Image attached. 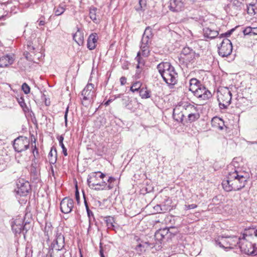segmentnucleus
<instances>
[{"label": "nucleus", "instance_id": "25", "mask_svg": "<svg viewBox=\"0 0 257 257\" xmlns=\"http://www.w3.org/2000/svg\"><path fill=\"white\" fill-rule=\"evenodd\" d=\"M96 33L91 34L88 37L87 40V48L89 50H93L95 48L96 46Z\"/></svg>", "mask_w": 257, "mask_h": 257}, {"label": "nucleus", "instance_id": "17", "mask_svg": "<svg viewBox=\"0 0 257 257\" xmlns=\"http://www.w3.org/2000/svg\"><path fill=\"white\" fill-rule=\"evenodd\" d=\"M135 60L138 62L136 66L137 70L135 77L137 79H139L141 78V73L142 72V70L145 65L144 60L141 57L140 52H139L138 53L137 56L136 57Z\"/></svg>", "mask_w": 257, "mask_h": 257}, {"label": "nucleus", "instance_id": "49", "mask_svg": "<svg viewBox=\"0 0 257 257\" xmlns=\"http://www.w3.org/2000/svg\"><path fill=\"white\" fill-rule=\"evenodd\" d=\"M18 102L22 108H24L25 107H26V104L24 101V98L22 97H21L18 99Z\"/></svg>", "mask_w": 257, "mask_h": 257}, {"label": "nucleus", "instance_id": "31", "mask_svg": "<svg viewBox=\"0 0 257 257\" xmlns=\"http://www.w3.org/2000/svg\"><path fill=\"white\" fill-rule=\"evenodd\" d=\"M82 95L83 96V99L85 100H93L94 96H95L94 91H91L86 90L85 88L82 90L81 93Z\"/></svg>", "mask_w": 257, "mask_h": 257}, {"label": "nucleus", "instance_id": "14", "mask_svg": "<svg viewBox=\"0 0 257 257\" xmlns=\"http://www.w3.org/2000/svg\"><path fill=\"white\" fill-rule=\"evenodd\" d=\"M74 206V201L72 199L68 197L64 198L60 202L61 211L65 214L71 212Z\"/></svg>", "mask_w": 257, "mask_h": 257}, {"label": "nucleus", "instance_id": "27", "mask_svg": "<svg viewBox=\"0 0 257 257\" xmlns=\"http://www.w3.org/2000/svg\"><path fill=\"white\" fill-rule=\"evenodd\" d=\"M189 90L192 92L196 90L200 87V85H202L201 82L196 78H193L189 81Z\"/></svg>", "mask_w": 257, "mask_h": 257}, {"label": "nucleus", "instance_id": "15", "mask_svg": "<svg viewBox=\"0 0 257 257\" xmlns=\"http://www.w3.org/2000/svg\"><path fill=\"white\" fill-rule=\"evenodd\" d=\"M185 7L184 0H170L168 8L173 12H179L183 11Z\"/></svg>", "mask_w": 257, "mask_h": 257}, {"label": "nucleus", "instance_id": "62", "mask_svg": "<svg viewBox=\"0 0 257 257\" xmlns=\"http://www.w3.org/2000/svg\"><path fill=\"white\" fill-rule=\"evenodd\" d=\"M58 140L59 141V145L63 144V141L64 140V137L63 136H60L58 138Z\"/></svg>", "mask_w": 257, "mask_h": 257}, {"label": "nucleus", "instance_id": "22", "mask_svg": "<svg viewBox=\"0 0 257 257\" xmlns=\"http://www.w3.org/2000/svg\"><path fill=\"white\" fill-rule=\"evenodd\" d=\"M257 229L254 228H248L245 229L241 238H247L248 240H251L253 236L255 237L256 234Z\"/></svg>", "mask_w": 257, "mask_h": 257}, {"label": "nucleus", "instance_id": "55", "mask_svg": "<svg viewBox=\"0 0 257 257\" xmlns=\"http://www.w3.org/2000/svg\"><path fill=\"white\" fill-rule=\"evenodd\" d=\"M60 146H61V148L62 149V152L64 156H67V149L65 148L64 144H60Z\"/></svg>", "mask_w": 257, "mask_h": 257}, {"label": "nucleus", "instance_id": "50", "mask_svg": "<svg viewBox=\"0 0 257 257\" xmlns=\"http://www.w3.org/2000/svg\"><path fill=\"white\" fill-rule=\"evenodd\" d=\"M94 84L92 83H88V84L86 85V86L84 88L86 89V90H88L89 91H94Z\"/></svg>", "mask_w": 257, "mask_h": 257}, {"label": "nucleus", "instance_id": "6", "mask_svg": "<svg viewBox=\"0 0 257 257\" xmlns=\"http://www.w3.org/2000/svg\"><path fill=\"white\" fill-rule=\"evenodd\" d=\"M23 218L21 217H18L14 221L12 222V229L16 234H20L23 232L25 235V233L30 228V225L29 223L26 222L24 224Z\"/></svg>", "mask_w": 257, "mask_h": 257}, {"label": "nucleus", "instance_id": "1", "mask_svg": "<svg viewBox=\"0 0 257 257\" xmlns=\"http://www.w3.org/2000/svg\"><path fill=\"white\" fill-rule=\"evenodd\" d=\"M247 181V177L245 173L235 170L234 172L228 173L226 179L223 180L222 185L227 192L237 191L245 187Z\"/></svg>", "mask_w": 257, "mask_h": 257}, {"label": "nucleus", "instance_id": "57", "mask_svg": "<svg viewBox=\"0 0 257 257\" xmlns=\"http://www.w3.org/2000/svg\"><path fill=\"white\" fill-rule=\"evenodd\" d=\"M120 82L121 85H124L126 83V78L124 76H122L120 78Z\"/></svg>", "mask_w": 257, "mask_h": 257}, {"label": "nucleus", "instance_id": "5", "mask_svg": "<svg viewBox=\"0 0 257 257\" xmlns=\"http://www.w3.org/2000/svg\"><path fill=\"white\" fill-rule=\"evenodd\" d=\"M152 37V29L149 27L146 28L142 36L140 46L141 51H140L141 55L144 57H147L149 55V46L151 43Z\"/></svg>", "mask_w": 257, "mask_h": 257}, {"label": "nucleus", "instance_id": "26", "mask_svg": "<svg viewBox=\"0 0 257 257\" xmlns=\"http://www.w3.org/2000/svg\"><path fill=\"white\" fill-rule=\"evenodd\" d=\"M244 0H230V5L236 11H241L244 7Z\"/></svg>", "mask_w": 257, "mask_h": 257}, {"label": "nucleus", "instance_id": "61", "mask_svg": "<svg viewBox=\"0 0 257 257\" xmlns=\"http://www.w3.org/2000/svg\"><path fill=\"white\" fill-rule=\"evenodd\" d=\"M87 215H88V218H89V217H92V216H94V214H93V212L90 210V209H87Z\"/></svg>", "mask_w": 257, "mask_h": 257}, {"label": "nucleus", "instance_id": "44", "mask_svg": "<svg viewBox=\"0 0 257 257\" xmlns=\"http://www.w3.org/2000/svg\"><path fill=\"white\" fill-rule=\"evenodd\" d=\"M113 218H109L106 220V224L108 228L115 230V228H113L114 224L113 223Z\"/></svg>", "mask_w": 257, "mask_h": 257}, {"label": "nucleus", "instance_id": "40", "mask_svg": "<svg viewBox=\"0 0 257 257\" xmlns=\"http://www.w3.org/2000/svg\"><path fill=\"white\" fill-rule=\"evenodd\" d=\"M89 17L94 22L96 20V9L90 8L89 11Z\"/></svg>", "mask_w": 257, "mask_h": 257}, {"label": "nucleus", "instance_id": "45", "mask_svg": "<svg viewBox=\"0 0 257 257\" xmlns=\"http://www.w3.org/2000/svg\"><path fill=\"white\" fill-rule=\"evenodd\" d=\"M22 89L26 94H29L30 92V87L26 83H24L22 84Z\"/></svg>", "mask_w": 257, "mask_h": 257}, {"label": "nucleus", "instance_id": "3", "mask_svg": "<svg viewBox=\"0 0 257 257\" xmlns=\"http://www.w3.org/2000/svg\"><path fill=\"white\" fill-rule=\"evenodd\" d=\"M196 56L198 55L192 49L185 47L182 50L179 62L184 68H191L194 67Z\"/></svg>", "mask_w": 257, "mask_h": 257}, {"label": "nucleus", "instance_id": "8", "mask_svg": "<svg viewBox=\"0 0 257 257\" xmlns=\"http://www.w3.org/2000/svg\"><path fill=\"white\" fill-rule=\"evenodd\" d=\"M247 238L240 237L238 246L242 252L248 255H256L257 251L254 249V244Z\"/></svg>", "mask_w": 257, "mask_h": 257}, {"label": "nucleus", "instance_id": "19", "mask_svg": "<svg viewBox=\"0 0 257 257\" xmlns=\"http://www.w3.org/2000/svg\"><path fill=\"white\" fill-rule=\"evenodd\" d=\"M14 58L12 55H6L0 58V67H7L14 63Z\"/></svg>", "mask_w": 257, "mask_h": 257}, {"label": "nucleus", "instance_id": "41", "mask_svg": "<svg viewBox=\"0 0 257 257\" xmlns=\"http://www.w3.org/2000/svg\"><path fill=\"white\" fill-rule=\"evenodd\" d=\"M31 177L34 180H39V174L35 168H32L31 170Z\"/></svg>", "mask_w": 257, "mask_h": 257}, {"label": "nucleus", "instance_id": "58", "mask_svg": "<svg viewBox=\"0 0 257 257\" xmlns=\"http://www.w3.org/2000/svg\"><path fill=\"white\" fill-rule=\"evenodd\" d=\"M186 207L187 209H194L197 207V205L195 204H192L188 205V206H186Z\"/></svg>", "mask_w": 257, "mask_h": 257}, {"label": "nucleus", "instance_id": "34", "mask_svg": "<svg viewBox=\"0 0 257 257\" xmlns=\"http://www.w3.org/2000/svg\"><path fill=\"white\" fill-rule=\"evenodd\" d=\"M170 206L157 205L154 206V209L157 213H161L163 212H166V211L170 210Z\"/></svg>", "mask_w": 257, "mask_h": 257}, {"label": "nucleus", "instance_id": "7", "mask_svg": "<svg viewBox=\"0 0 257 257\" xmlns=\"http://www.w3.org/2000/svg\"><path fill=\"white\" fill-rule=\"evenodd\" d=\"M240 240V237L228 236L225 237H222L221 241H216V242L221 247L233 248L234 247L236 246L239 244Z\"/></svg>", "mask_w": 257, "mask_h": 257}, {"label": "nucleus", "instance_id": "12", "mask_svg": "<svg viewBox=\"0 0 257 257\" xmlns=\"http://www.w3.org/2000/svg\"><path fill=\"white\" fill-rule=\"evenodd\" d=\"M17 188L15 189L17 194L20 196H26L31 190V186L28 181L20 178L17 181Z\"/></svg>", "mask_w": 257, "mask_h": 257}, {"label": "nucleus", "instance_id": "43", "mask_svg": "<svg viewBox=\"0 0 257 257\" xmlns=\"http://www.w3.org/2000/svg\"><path fill=\"white\" fill-rule=\"evenodd\" d=\"M253 7L254 5L249 4V6L246 5V11L248 14L252 15L255 14Z\"/></svg>", "mask_w": 257, "mask_h": 257}, {"label": "nucleus", "instance_id": "47", "mask_svg": "<svg viewBox=\"0 0 257 257\" xmlns=\"http://www.w3.org/2000/svg\"><path fill=\"white\" fill-rule=\"evenodd\" d=\"M99 255L100 257H105L104 253H106L105 252V247H104L102 246V243L100 242L99 243Z\"/></svg>", "mask_w": 257, "mask_h": 257}, {"label": "nucleus", "instance_id": "39", "mask_svg": "<svg viewBox=\"0 0 257 257\" xmlns=\"http://www.w3.org/2000/svg\"><path fill=\"white\" fill-rule=\"evenodd\" d=\"M89 227L88 228V233H90L92 227L93 225L96 226V221L95 220V218L94 216H92V217H90L89 218Z\"/></svg>", "mask_w": 257, "mask_h": 257}, {"label": "nucleus", "instance_id": "48", "mask_svg": "<svg viewBox=\"0 0 257 257\" xmlns=\"http://www.w3.org/2000/svg\"><path fill=\"white\" fill-rule=\"evenodd\" d=\"M244 35H250L251 36V27H247L244 29L243 31Z\"/></svg>", "mask_w": 257, "mask_h": 257}, {"label": "nucleus", "instance_id": "56", "mask_svg": "<svg viewBox=\"0 0 257 257\" xmlns=\"http://www.w3.org/2000/svg\"><path fill=\"white\" fill-rule=\"evenodd\" d=\"M68 107L66 108L65 112V115H64V119H65V123L66 126L67 125V116H68Z\"/></svg>", "mask_w": 257, "mask_h": 257}, {"label": "nucleus", "instance_id": "30", "mask_svg": "<svg viewBox=\"0 0 257 257\" xmlns=\"http://www.w3.org/2000/svg\"><path fill=\"white\" fill-rule=\"evenodd\" d=\"M170 65L171 64L169 62H161L157 65V68L161 76Z\"/></svg>", "mask_w": 257, "mask_h": 257}, {"label": "nucleus", "instance_id": "29", "mask_svg": "<svg viewBox=\"0 0 257 257\" xmlns=\"http://www.w3.org/2000/svg\"><path fill=\"white\" fill-rule=\"evenodd\" d=\"M182 109H184L185 113H192L198 111L196 107L190 103H185L181 105Z\"/></svg>", "mask_w": 257, "mask_h": 257}, {"label": "nucleus", "instance_id": "13", "mask_svg": "<svg viewBox=\"0 0 257 257\" xmlns=\"http://www.w3.org/2000/svg\"><path fill=\"white\" fill-rule=\"evenodd\" d=\"M192 93L195 96L201 100H206L212 97L211 92L204 85H200L198 89Z\"/></svg>", "mask_w": 257, "mask_h": 257}, {"label": "nucleus", "instance_id": "42", "mask_svg": "<svg viewBox=\"0 0 257 257\" xmlns=\"http://www.w3.org/2000/svg\"><path fill=\"white\" fill-rule=\"evenodd\" d=\"M234 29H232L228 31L226 33L221 34L220 35V37H219V40H220L222 38H223L224 37H225V38H227V37H229L231 35L232 32L234 31Z\"/></svg>", "mask_w": 257, "mask_h": 257}, {"label": "nucleus", "instance_id": "63", "mask_svg": "<svg viewBox=\"0 0 257 257\" xmlns=\"http://www.w3.org/2000/svg\"><path fill=\"white\" fill-rule=\"evenodd\" d=\"M35 152L37 154V155H38V149H37L36 146H34V148L33 149V153L34 154V156L35 158L36 157L35 154Z\"/></svg>", "mask_w": 257, "mask_h": 257}, {"label": "nucleus", "instance_id": "54", "mask_svg": "<svg viewBox=\"0 0 257 257\" xmlns=\"http://www.w3.org/2000/svg\"><path fill=\"white\" fill-rule=\"evenodd\" d=\"M51 230V225L50 224V223H49V225H48L47 224H46V227L45 228V234L47 235H49V230Z\"/></svg>", "mask_w": 257, "mask_h": 257}, {"label": "nucleus", "instance_id": "59", "mask_svg": "<svg viewBox=\"0 0 257 257\" xmlns=\"http://www.w3.org/2000/svg\"><path fill=\"white\" fill-rule=\"evenodd\" d=\"M229 105H227L226 103L224 102H219V106L221 108H226Z\"/></svg>", "mask_w": 257, "mask_h": 257}, {"label": "nucleus", "instance_id": "36", "mask_svg": "<svg viewBox=\"0 0 257 257\" xmlns=\"http://www.w3.org/2000/svg\"><path fill=\"white\" fill-rule=\"evenodd\" d=\"M200 117V114L198 111H196L192 113L188 114V120L190 122H192L197 120Z\"/></svg>", "mask_w": 257, "mask_h": 257}, {"label": "nucleus", "instance_id": "16", "mask_svg": "<svg viewBox=\"0 0 257 257\" xmlns=\"http://www.w3.org/2000/svg\"><path fill=\"white\" fill-rule=\"evenodd\" d=\"M232 94L228 88H225L218 95V100L222 102L226 103L227 105H229L231 103Z\"/></svg>", "mask_w": 257, "mask_h": 257}, {"label": "nucleus", "instance_id": "52", "mask_svg": "<svg viewBox=\"0 0 257 257\" xmlns=\"http://www.w3.org/2000/svg\"><path fill=\"white\" fill-rule=\"evenodd\" d=\"M140 6V8L142 9L143 8H144L147 4V1L146 0H138Z\"/></svg>", "mask_w": 257, "mask_h": 257}, {"label": "nucleus", "instance_id": "4", "mask_svg": "<svg viewBox=\"0 0 257 257\" xmlns=\"http://www.w3.org/2000/svg\"><path fill=\"white\" fill-rule=\"evenodd\" d=\"M178 230L174 226L160 228L157 230L154 235L157 244H162L165 240L171 239L178 232Z\"/></svg>", "mask_w": 257, "mask_h": 257}, {"label": "nucleus", "instance_id": "53", "mask_svg": "<svg viewBox=\"0 0 257 257\" xmlns=\"http://www.w3.org/2000/svg\"><path fill=\"white\" fill-rule=\"evenodd\" d=\"M40 20H38L37 22L39 23V26H44L45 24V21L43 20L45 19L44 16H42Z\"/></svg>", "mask_w": 257, "mask_h": 257}, {"label": "nucleus", "instance_id": "11", "mask_svg": "<svg viewBox=\"0 0 257 257\" xmlns=\"http://www.w3.org/2000/svg\"><path fill=\"white\" fill-rule=\"evenodd\" d=\"M218 54L222 57L230 55L232 51V45L230 40L224 38L218 47Z\"/></svg>", "mask_w": 257, "mask_h": 257}, {"label": "nucleus", "instance_id": "38", "mask_svg": "<svg viewBox=\"0 0 257 257\" xmlns=\"http://www.w3.org/2000/svg\"><path fill=\"white\" fill-rule=\"evenodd\" d=\"M142 85V82L140 81H137L134 83L131 87V91L132 92H135V91H138L140 90V89L142 88L141 86Z\"/></svg>", "mask_w": 257, "mask_h": 257}, {"label": "nucleus", "instance_id": "18", "mask_svg": "<svg viewBox=\"0 0 257 257\" xmlns=\"http://www.w3.org/2000/svg\"><path fill=\"white\" fill-rule=\"evenodd\" d=\"M173 118L179 122H182L184 117V113L182 111L181 105L176 106L173 109Z\"/></svg>", "mask_w": 257, "mask_h": 257}, {"label": "nucleus", "instance_id": "2", "mask_svg": "<svg viewBox=\"0 0 257 257\" xmlns=\"http://www.w3.org/2000/svg\"><path fill=\"white\" fill-rule=\"evenodd\" d=\"M54 235L55 238L49 246L48 253L46 257H61L64 254L65 239L62 230L57 229Z\"/></svg>", "mask_w": 257, "mask_h": 257}, {"label": "nucleus", "instance_id": "33", "mask_svg": "<svg viewBox=\"0 0 257 257\" xmlns=\"http://www.w3.org/2000/svg\"><path fill=\"white\" fill-rule=\"evenodd\" d=\"M140 95L143 99L149 98L151 97V91L146 87H142L140 90Z\"/></svg>", "mask_w": 257, "mask_h": 257}, {"label": "nucleus", "instance_id": "32", "mask_svg": "<svg viewBox=\"0 0 257 257\" xmlns=\"http://www.w3.org/2000/svg\"><path fill=\"white\" fill-rule=\"evenodd\" d=\"M49 162L51 164H55L57 161V151L56 149L51 148L48 155Z\"/></svg>", "mask_w": 257, "mask_h": 257}, {"label": "nucleus", "instance_id": "23", "mask_svg": "<svg viewBox=\"0 0 257 257\" xmlns=\"http://www.w3.org/2000/svg\"><path fill=\"white\" fill-rule=\"evenodd\" d=\"M203 34L205 38L209 39L215 38L219 34L218 32L217 31L212 30L209 28H204Z\"/></svg>", "mask_w": 257, "mask_h": 257}, {"label": "nucleus", "instance_id": "64", "mask_svg": "<svg viewBox=\"0 0 257 257\" xmlns=\"http://www.w3.org/2000/svg\"><path fill=\"white\" fill-rule=\"evenodd\" d=\"M112 101V99H109L107 101H106V102L104 103V104L105 105L107 106V105H108L109 104V103H110V102H111Z\"/></svg>", "mask_w": 257, "mask_h": 257}, {"label": "nucleus", "instance_id": "20", "mask_svg": "<svg viewBox=\"0 0 257 257\" xmlns=\"http://www.w3.org/2000/svg\"><path fill=\"white\" fill-rule=\"evenodd\" d=\"M155 244H157L156 243V241L155 242H150L149 241H142L141 243L139 244L136 246V250L138 251L144 252L146 250L149 248H153L155 247Z\"/></svg>", "mask_w": 257, "mask_h": 257}, {"label": "nucleus", "instance_id": "28", "mask_svg": "<svg viewBox=\"0 0 257 257\" xmlns=\"http://www.w3.org/2000/svg\"><path fill=\"white\" fill-rule=\"evenodd\" d=\"M74 40L79 45H81L83 42V33L79 29L73 35Z\"/></svg>", "mask_w": 257, "mask_h": 257}, {"label": "nucleus", "instance_id": "10", "mask_svg": "<svg viewBox=\"0 0 257 257\" xmlns=\"http://www.w3.org/2000/svg\"><path fill=\"white\" fill-rule=\"evenodd\" d=\"M164 81L169 85H174L177 82L178 74L174 67L170 65L162 76Z\"/></svg>", "mask_w": 257, "mask_h": 257}, {"label": "nucleus", "instance_id": "51", "mask_svg": "<svg viewBox=\"0 0 257 257\" xmlns=\"http://www.w3.org/2000/svg\"><path fill=\"white\" fill-rule=\"evenodd\" d=\"M75 196L76 200L78 203L79 202V200H80V196H79V193L77 185L76 186Z\"/></svg>", "mask_w": 257, "mask_h": 257}, {"label": "nucleus", "instance_id": "60", "mask_svg": "<svg viewBox=\"0 0 257 257\" xmlns=\"http://www.w3.org/2000/svg\"><path fill=\"white\" fill-rule=\"evenodd\" d=\"M257 35V27H251V35Z\"/></svg>", "mask_w": 257, "mask_h": 257}, {"label": "nucleus", "instance_id": "24", "mask_svg": "<svg viewBox=\"0 0 257 257\" xmlns=\"http://www.w3.org/2000/svg\"><path fill=\"white\" fill-rule=\"evenodd\" d=\"M211 124L213 127L218 128L220 130H222L224 126L223 119L218 117H214L212 118Z\"/></svg>", "mask_w": 257, "mask_h": 257}, {"label": "nucleus", "instance_id": "21", "mask_svg": "<svg viewBox=\"0 0 257 257\" xmlns=\"http://www.w3.org/2000/svg\"><path fill=\"white\" fill-rule=\"evenodd\" d=\"M87 183L89 188L91 189L95 190L96 189V173L92 172L90 173L87 178Z\"/></svg>", "mask_w": 257, "mask_h": 257}, {"label": "nucleus", "instance_id": "9", "mask_svg": "<svg viewBox=\"0 0 257 257\" xmlns=\"http://www.w3.org/2000/svg\"><path fill=\"white\" fill-rule=\"evenodd\" d=\"M29 140L27 137L20 136L14 140L13 147L18 153H22L29 148Z\"/></svg>", "mask_w": 257, "mask_h": 257}, {"label": "nucleus", "instance_id": "46", "mask_svg": "<svg viewBox=\"0 0 257 257\" xmlns=\"http://www.w3.org/2000/svg\"><path fill=\"white\" fill-rule=\"evenodd\" d=\"M54 10L56 16H60L65 11V9L63 8V7H59L57 8H55Z\"/></svg>", "mask_w": 257, "mask_h": 257}, {"label": "nucleus", "instance_id": "35", "mask_svg": "<svg viewBox=\"0 0 257 257\" xmlns=\"http://www.w3.org/2000/svg\"><path fill=\"white\" fill-rule=\"evenodd\" d=\"M98 173L100 174L99 176V180H102V181H105V182L107 183H109L110 184V183L115 180V179L114 178L111 177H107L106 174L102 173L100 172L97 171V174Z\"/></svg>", "mask_w": 257, "mask_h": 257}, {"label": "nucleus", "instance_id": "37", "mask_svg": "<svg viewBox=\"0 0 257 257\" xmlns=\"http://www.w3.org/2000/svg\"><path fill=\"white\" fill-rule=\"evenodd\" d=\"M112 187L110 186L109 184L107 185L105 181H102L101 180L99 182H97V190H103L105 189H110Z\"/></svg>", "mask_w": 257, "mask_h": 257}]
</instances>
